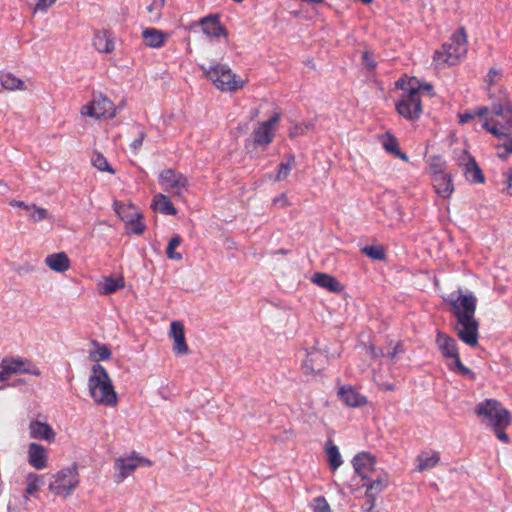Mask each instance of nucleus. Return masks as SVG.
Wrapping results in <instances>:
<instances>
[{
    "label": "nucleus",
    "mask_w": 512,
    "mask_h": 512,
    "mask_svg": "<svg viewBox=\"0 0 512 512\" xmlns=\"http://www.w3.org/2000/svg\"><path fill=\"white\" fill-rule=\"evenodd\" d=\"M92 165L97 168L99 171L102 172H108L111 174L115 173V170L112 168V166L108 163L106 157L100 153L95 151L91 157Z\"/></svg>",
    "instance_id": "obj_39"
},
{
    "label": "nucleus",
    "mask_w": 512,
    "mask_h": 512,
    "mask_svg": "<svg viewBox=\"0 0 512 512\" xmlns=\"http://www.w3.org/2000/svg\"><path fill=\"white\" fill-rule=\"evenodd\" d=\"M396 87L401 89L402 93H407L408 92V88H409L408 81L405 82L403 79H399L396 82Z\"/></svg>",
    "instance_id": "obj_61"
},
{
    "label": "nucleus",
    "mask_w": 512,
    "mask_h": 512,
    "mask_svg": "<svg viewBox=\"0 0 512 512\" xmlns=\"http://www.w3.org/2000/svg\"><path fill=\"white\" fill-rule=\"evenodd\" d=\"M204 75L222 91H236L243 87L244 82L237 78L232 70L222 64H215L209 67L201 65Z\"/></svg>",
    "instance_id": "obj_5"
},
{
    "label": "nucleus",
    "mask_w": 512,
    "mask_h": 512,
    "mask_svg": "<svg viewBox=\"0 0 512 512\" xmlns=\"http://www.w3.org/2000/svg\"><path fill=\"white\" fill-rule=\"evenodd\" d=\"M328 461L332 470H336L342 464V458L336 445H330L326 449Z\"/></svg>",
    "instance_id": "obj_42"
},
{
    "label": "nucleus",
    "mask_w": 512,
    "mask_h": 512,
    "mask_svg": "<svg viewBox=\"0 0 512 512\" xmlns=\"http://www.w3.org/2000/svg\"><path fill=\"white\" fill-rule=\"evenodd\" d=\"M93 46L101 53H111L114 50V42L107 31H98L93 38Z\"/></svg>",
    "instance_id": "obj_29"
},
{
    "label": "nucleus",
    "mask_w": 512,
    "mask_h": 512,
    "mask_svg": "<svg viewBox=\"0 0 512 512\" xmlns=\"http://www.w3.org/2000/svg\"><path fill=\"white\" fill-rule=\"evenodd\" d=\"M381 144L384 150L393 155L395 158H399L402 161L408 162L409 157L406 153L402 152L399 148V142L397 138L390 132H385L379 136Z\"/></svg>",
    "instance_id": "obj_22"
},
{
    "label": "nucleus",
    "mask_w": 512,
    "mask_h": 512,
    "mask_svg": "<svg viewBox=\"0 0 512 512\" xmlns=\"http://www.w3.org/2000/svg\"><path fill=\"white\" fill-rule=\"evenodd\" d=\"M361 253L372 260H385L386 251L381 245H367L360 249Z\"/></svg>",
    "instance_id": "obj_38"
},
{
    "label": "nucleus",
    "mask_w": 512,
    "mask_h": 512,
    "mask_svg": "<svg viewBox=\"0 0 512 512\" xmlns=\"http://www.w3.org/2000/svg\"><path fill=\"white\" fill-rule=\"evenodd\" d=\"M417 87H419V91L420 90H425L429 93L430 96H433L434 93H433V86L429 83H423V84H420L419 82L416 84Z\"/></svg>",
    "instance_id": "obj_60"
},
{
    "label": "nucleus",
    "mask_w": 512,
    "mask_h": 512,
    "mask_svg": "<svg viewBox=\"0 0 512 512\" xmlns=\"http://www.w3.org/2000/svg\"><path fill=\"white\" fill-rule=\"evenodd\" d=\"M125 285L124 278L120 277L115 279L113 277H105L103 283H99V293L102 295H110L115 293L117 290L123 288Z\"/></svg>",
    "instance_id": "obj_32"
},
{
    "label": "nucleus",
    "mask_w": 512,
    "mask_h": 512,
    "mask_svg": "<svg viewBox=\"0 0 512 512\" xmlns=\"http://www.w3.org/2000/svg\"><path fill=\"white\" fill-rule=\"evenodd\" d=\"M367 483H363L362 487L367 488L370 492L380 495L389 484V477L386 473L377 475L376 479L367 480Z\"/></svg>",
    "instance_id": "obj_33"
},
{
    "label": "nucleus",
    "mask_w": 512,
    "mask_h": 512,
    "mask_svg": "<svg viewBox=\"0 0 512 512\" xmlns=\"http://www.w3.org/2000/svg\"><path fill=\"white\" fill-rule=\"evenodd\" d=\"M24 365L25 361L20 358H4L1 361V367L5 369L9 377L12 374L21 373Z\"/></svg>",
    "instance_id": "obj_37"
},
{
    "label": "nucleus",
    "mask_w": 512,
    "mask_h": 512,
    "mask_svg": "<svg viewBox=\"0 0 512 512\" xmlns=\"http://www.w3.org/2000/svg\"><path fill=\"white\" fill-rule=\"evenodd\" d=\"M21 373L31 374L35 376H39L41 374L38 367L31 365L30 362L25 361V365L22 366Z\"/></svg>",
    "instance_id": "obj_52"
},
{
    "label": "nucleus",
    "mask_w": 512,
    "mask_h": 512,
    "mask_svg": "<svg viewBox=\"0 0 512 512\" xmlns=\"http://www.w3.org/2000/svg\"><path fill=\"white\" fill-rule=\"evenodd\" d=\"M507 189L510 195H512V173H510L506 179Z\"/></svg>",
    "instance_id": "obj_64"
},
{
    "label": "nucleus",
    "mask_w": 512,
    "mask_h": 512,
    "mask_svg": "<svg viewBox=\"0 0 512 512\" xmlns=\"http://www.w3.org/2000/svg\"><path fill=\"white\" fill-rule=\"evenodd\" d=\"M182 243V238L180 235L175 234L171 237L169 240V243L166 247V255L171 260H182V254L179 252H176L175 249L179 247V245Z\"/></svg>",
    "instance_id": "obj_40"
},
{
    "label": "nucleus",
    "mask_w": 512,
    "mask_h": 512,
    "mask_svg": "<svg viewBox=\"0 0 512 512\" xmlns=\"http://www.w3.org/2000/svg\"><path fill=\"white\" fill-rule=\"evenodd\" d=\"M280 120V114L274 113L267 121L262 122L263 125L269 129H273V126Z\"/></svg>",
    "instance_id": "obj_56"
},
{
    "label": "nucleus",
    "mask_w": 512,
    "mask_h": 512,
    "mask_svg": "<svg viewBox=\"0 0 512 512\" xmlns=\"http://www.w3.org/2000/svg\"><path fill=\"white\" fill-rule=\"evenodd\" d=\"M91 343L96 348L94 352L90 353L92 361H106L111 358L112 352L107 345L101 344L97 340H93Z\"/></svg>",
    "instance_id": "obj_36"
},
{
    "label": "nucleus",
    "mask_w": 512,
    "mask_h": 512,
    "mask_svg": "<svg viewBox=\"0 0 512 512\" xmlns=\"http://www.w3.org/2000/svg\"><path fill=\"white\" fill-rule=\"evenodd\" d=\"M362 62L369 70H374L377 66V63L373 58V54L368 51L363 52Z\"/></svg>",
    "instance_id": "obj_49"
},
{
    "label": "nucleus",
    "mask_w": 512,
    "mask_h": 512,
    "mask_svg": "<svg viewBox=\"0 0 512 512\" xmlns=\"http://www.w3.org/2000/svg\"><path fill=\"white\" fill-rule=\"evenodd\" d=\"M458 338L465 344L475 347L479 338V323L476 318L457 319L455 327Z\"/></svg>",
    "instance_id": "obj_11"
},
{
    "label": "nucleus",
    "mask_w": 512,
    "mask_h": 512,
    "mask_svg": "<svg viewBox=\"0 0 512 512\" xmlns=\"http://www.w3.org/2000/svg\"><path fill=\"white\" fill-rule=\"evenodd\" d=\"M474 118L475 114L473 112H464L462 114H459V123L466 124Z\"/></svg>",
    "instance_id": "obj_57"
},
{
    "label": "nucleus",
    "mask_w": 512,
    "mask_h": 512,
    "mask_svg": "<svg viewBox=\"0 0 512 512\" xmlns=\"http://www.w3.org/2000/svg\"><path fill=\"white\" fill-rule=\"evenodd\" d=\"M0 83L6 90H24L25 83L12 73H3L0 75Z\"/></svg>",
    "instance_id": "obj_34"
},
{
    "label": "nucleus",
    "mask_w": 512,
    "mask_h": 512,
    "mask_svg": "<svg viewBox=\"0 0 512 512\" xmlns=\"http://www.w3.org/2000/svg\"><path fill=\"white\" fill-rule=\"evenodd\" d=\"M418 462L415 470L423 472L434 468L440 461V454L437 451L425 450L422 451L416 458Z\"/></svg>",
    "instance_id": "obj_25"
},
{
    "label": "nucleus",
    "mask_w": 512,
    "mask_h": 512,
    "mask_svg": "<svg viewBox=\"0 0 512 512\" xmlns=\"http://www.w3.org/2000/svg\"><path fill=\"white\" fill-rule=\"evenodd\" d=\"M152 207L164 215L174 216L177 214V209L174 207L171 200L162 193L154 196Z\"/></svg>",
    "instance_id": "obj_30"
},
{
    "label": "nucleus",
    "mask_w": 512,
    "mask_h": 512,
    "mask_svg": "<svg viewBox=\"0 0 512 512\" xmlns=\"http://www.w3.org/2000/svg\"><path fill=\"white\" fill-rule=\"evenodd\" d=\"M273 129H269L262 123L253 132V142L255 146H266L270 144L274 139Z\"/></svg>",
    "instance_id": "obj_31"
},
{
    "label": "nucleus",
    "mask_w": 512,
    "mask_h": 512,
    "mask_svg": "<svg viewBox=\"0 0 512 512\" xmlns=\"http://www.w3.org/2000/svg\"><path fill=\"white\" fill-rule=\"evenodd\" d=\"M418 80L412 77L408 80V92L402 93L400 99L395 104L396 111L405 119L410 121L418 120L422 113L421 95L419 87L416 86Z\"/></svg>",
    "instance_id": "obj_3"
},
{
    "label": "nucleus",
    "mask_w": 512,
    "mask_h": 512,
    "mask_svg": "<svg viewBox=\"0 0 512 512\" xmlns=\"http://www.w3.org/2000/svg\"><path fill=\"white\" fill-rule=\"evenodd\" d=\"M142 37L147 46L160 48L164 45L167 35L155 28H147L142 32Z\"/></svg>",
    "instance_id": "obj_28"
},
{
    "label": "nucleus",
    "mask_w": 512,
    "mask_h": 512,
    "mask_svg": "<svg viewBox=\"0 0 512 512\" xmlns=\"http://www.w3.org/2000/svg\"><path fill=\"white\" fill-rule=\"evenodd\" d=\"M30 437L37 440H45L49 443L54 442L55 432L52 427L45 422L33 420L29 424Z\"/></svg>",
    "instance_id": "obj_20"
},
{
    "label": "nucleus",
    "mask_w": 512,
    "mask_h": 512,
    "mask_svg": "<svg viewBox=\"0 0 512 512\" xmlns=\"http://www.w3.org/2000/svg\"><path fill=\"white\" fill-rule=\"evenodd\" d=\"M403 346L401 343H397L392 351L388 352L387 356L391 359H394L396 355L400 352H403Z\"/></svg>",
    "instance_id": "obj_59"
},
{
    "label": "nucleus",
    "mask_w": 512,
    "mask_h": 512,
    "mask_svg": "<svg viewBox=\"0 0 512 512\" xmlns=\"http://www.w3.org/2000/svg\"><path fill=\"white\" fill-rule=\"evenodd\" d=\"M91 398L99 405L114 407L117 405V394L107 370L99 363L92 366V374L88 379Z\"/></svg>",
    "instance_id": "obj_2"
},
{
    "label": "nucleus",
    "mask_w": 512,
    "mask_h": 512,
    "mask_svg": "<svg viewBox=\"0 0 512 512\" xmlns=\"http://www.w3.org/2000/svg\"><path fill=\"white\" fill-rule=\"evenodd\" d=\"M313 512H331L330 506L324 496H318L313 499Z\"/></svg>",
    "instance_id": "obj_44"
},
{
    "label": "nucleus",
    "mask_w": 512,
    "mask_h": 512,
    "mask_svg": "<svg viewBox=\"0 0 512 512\" xmlns=\"http://www.w3.org/2000/svg\"><path fill=\"white\" fill-rule=\"evenodd\" d=\"M294 163H295V156L293 154H289L287 156V161L281 162L278 165V172L276 175V180L281 181V180L286 179L288 177V175L290 174Z\"/></svg>",
    "instance_id": "obj_41"
},
{
    "label": "nucleus",
    "mask_w": 512,
    "mask_h": 512,
    "mask_svg": "<svg viewBox=\"0 0 512 512\" xmlns=\"http://www.w3.org/2000/svg\"><path fill=\"white\" fill-rule=\"evenodd\" d=\"M475 413L491 427H508L511 423L509 411L495 399H486L476 405Z\"/></svg>",
    "instance_id": "obj_4"
},
{
    "label": "nucleus",
    "mask_w": 512,
    "mask_h": 512,
    "mask_svg": "<svg viewBox=\"0 0 512 512\" xmlns=\"http://www.w3.org/2000/svg\"><path fill=\"white\" fill-rule=\"evenodd\" d=\"M53 477L55 480L49 484V490L56 495H69L79 484L76 464L60 470Z\"/></svg>",
    "instance_id": "obj_6"
},
{
    "label": "nucleus",
    "mask_w": 512,
    "mask_h": 512,
    "mask_svg": "<svg viewBox=\"0 0 512 512\" xmlns=\"http://www.w3.org/2000/svg\"><path fill=\"white\" fill-rule=\"evenodd\" d=\"M326 361V357L319 351H312L306 354L303 361V368L306 374H314L320 372Z\"/></svg>",
    "instance_id": "obj_24"
},
{
    "label": "nucleus",
    "mask_w": 512,
    "mask_h": 512,
    "mask_svg": "<svg viewBox=\"0 0 512 512\" xmlns=\"http://www.w3.org/2000/svg\"><path fill=\"white\" fill-rule=\"evenodd\" d=\"M489 112V108L486 107V106H481V107H477L475 110H474V114H475V117L476 116H483V115H486L487 113Z\"/></svg>",
    "instance_id": "obj_63"
},
{
    "label": "nucleus",
    "mask_w": 512,
    "mask_h": 512,
    "mask_svg": "<svg viewBox=\"0 0 512 512\" xmlns=\"http://www.w3.org/2000/svg\"><path fill=\"white\" fill-rule=\"evenodd\" d=\"M442 49L446 54L444 60L448 65H454L456 61L464 56L467 52V35L464 27H460L452 34L449 43L442 45Z\"/></svg>",
    "instance_id": "obj_9"
},
{
    "label": "nucleus",
    "mask_w": 512,
    "mask_h": 512,
    "mask_svg": "<svg viewBox=\"0 0 512 512\" xmlns=\"http://www.w3.org/2000/svg\"><path fill=\"white\" fill-rule=\"evenodd\" d=\"M492 428H493V429H494V431H495V435H496V437H497L500 441H502V442H504V443H508V442H509V436H508V434H507V433H505V431H504L507 427H492Z\"/></svg>",
    "instance_id": "obj_53"
},
{
    "label": "nucleus",
    "mask_w": 512,
    "mask_h": 512,
    "mask_svg": "<svg viewBox=\"0 0 512 512\" xmlns=\"http://www.w3.org/2000/svg\"><path fill=\"white\" fill-rule=\"evenodd\" d=\"M170 336L174 339L173 352L176 355L188 354L189 348L185 340V328L181 321L171 322Z\"/></svg>",
    "instance_id": "obj_16"
},
{
    "label": "nucleus",
    "mask_w": 512,
    "mask_h": 512,
    "mask_svg": "<svg viewBox=\"0 0 512 512\" xmlns=\"http://www.w3.org/2000/svg\"><path fill=\"white\" fill-rule=\"evenodd\" d=\"M375 507V504L369 500H365V502L363 503L361 509L363 512H372V510L374 509Z\"/></svg>",
    "instance_id": "obj_62"
},
{
    "label": "nucleus",
    "mask_w": 512,
    "mask_h": 512,
    "mask_svg": "<svg viewBox=\"0 0 512 512\" xmlns=\"http://www.w3.org/2000/svg\"><path fill=\"white\" fill-rule=\"evenodd\" d=\"M430 167L434 170V173L444 172L445 161L441 156H432Z\"/></svg>",
    "instance_id": "obj_46"
},
{
    "label": "nucleus",
    "mask_w": 512,
    "mask_h": 512,
    "mask_svg": "<svg viewBox=\"0 0 512 512\" xmlns=\"http://www.w3.org/2000/svg\"><path fill=\"white\" fill-rule=\"evenodd\" d=\"M501 76V71L495 68H491L486 77L484 78V82L487 84V90L490 91L491 86L496 82V78Z\"/></svg>",
    "instance_id": "obj_47"
},
{
    "label": "nucleus",
    "mask_w": 512,
    "mask_h": 512,
    "mask_svg": "<svg viewBox=\"0 0 512 512\" xmlns=\"http://www.w3.org/2000/svg\"><path fill=\"white\" fill-rule=\"evenodd\" d=\"M311 282L333 293H339L344 289L337 278L323 272H315L311 277Z\"/></svg>",
    "instance_id": "obj_21"
},
{
    "label": "nucleus",
    "mask_w": 512,
    "mask_h": 512,
    "mask_svg": "<svg viewBox=\"0 0 512 512\" xmlns=\"http://www.w3.org/2000/svg\"><path fill=\"white\" fill-rule=\"evenodd\" d=\"M151 465L152 462L150 459L139 456L136 452H132L128 457H119L114 463L116 470L114 475L115 482L121 483L139 466L150 467Z\"/></svg>",
    "instance_id": "obj_8"
},
{
    "label": "nucleus",
    "mask_w": 512,
    "mask_h": 512,
    "mask_svg": "<svg viewBox=\"0 0 512 512\" xmlns=\"http://www.w3.org/2000/svg\"><path fill=\"white\" fill-rule=\"evenodd\" d=\"M313 125L311 123L295 124L289 131V136L294 138L305 134Z\"/></svg>",
    "instance_id": "obj_45"
},
{
    "label": "nucleus",
    "mask_w": 512,
    "mask_h": 512,
    "mask_svg": "<svg viewBox=\"0 0 512 512\" xmlns=\"http://www.w3.org/2000/svg\"><path fill=\"white\" fill-rule=\"evenodd\" d=\"M33 208H34V211L31 214V219L34 222H38V221H41V220H44L45 218H47L48 211L46 209H44V208H37L35 206H33Z\"/></svg>",
    "instance_id": "obj_50"
},
{
    "label": "nucleus",
    "mask_w": 512,
    "mask_h": 512,
    "mask_svg": "<svg viewBox=\"0 0 512 512\" xmlns=\"http://www.w3.org/2000/svg\"><path fill=\"white\" fill-rule=\"evenodd\" d=\"M352 464L355 473L362 480H370L375 470L376 458L368 452H361L354 456Z\"/></svg>",
    "instance_id": "obj_14"
},
{
    "label": "nucleus",
    "mask_w": 512,
    "mask_h": 512,
    "mask_svg": "<svg viewBox=\"0 0 512 512\" xmlns=\"http://www.w3.org/2000/svg\"><path fill=\"white\" fill-rule=\"evenodd\" d=\"M55 1L56 0H38L36 4V9L45 11L49 7H51L55 3Z\"/></svg>",
    "instance_id": "obj_55"
},
{
    "label": "nucleus",
    "mask_w": 512,
    "mask_h": 512,
    "mask_svg": "<svg viewBox=\"0 0 512 512\" xmlns=\"http://www.w3.org/2000/svg\"><path fill=\"white\" fill-rule=\"evenodd\" d=\"M47 449L35 442L28 446V463L36 470H42L47 466Z\"/></svg>",
    "instance_id": "obj_19"
},
{
    "label": "nucleus",
    "mask_w": 512,
    "mask_h": 512,
    "mask_svg": "<svg viewBox=\"0 0 512 512\" xmlns=\"http://www.w3.org/2000/svg\"><path fill=\"white\" fill-rule=\"evenodd\" d=\"M274 204H279L281 207H285L289 204L286 194L282 193L273 199Z\"/></svg>",
    "instance_id": "obj_58"
},
{
    "label": "nucleus",
    "mask_w": 512,
    "mask_h": 512,
    "mask_svg": "<svg viewBox=\"0 0 512 512\" xmlns=\"http://www.w3.org/2000/svg\"><path fill=\"white\" fill-rule=\"evenodd\" d=\"M142 219H143V216L140 213L138 216H136L132 220V222H130L129 224H126L130 229V233L135 234V235H141L145 231L146 226Z\"/></svg>",
    "instance_id": "obj_43"
},
{
    "label": "nucleus",
    "mask_w": 512,
    "mask_h": 512,
    "mask_svg": "<svg viewBox=\"0 0 512 512\" xmlns=\"http://www.w3.org/2000/svg\"><path fill=\"white\" fill-rule=\"evenodd\" d=\"M457 374L469 378L470 380L476 379L475 372L472 371L470 368L466 367L465 365L458 371Z\"/></svg>",
    "instance_id": "obj_54"
},
{
    "label": "nucleus",
    "mask_w": 512,
    "mask_h": 512,
    "mask_svg": "<svg viewBox=\"0 0 512 512\" xmlns=\"http://www.w3.org/2000/svg\"><path fill=\"white\" fill-rule=\"evenodd\" d=\"M145 137L146 133L142 130H139L136 138L130 144V148L134 153H136L141 148Z\"/></svg>",
    "instance_id": "obj_48"
},
{
    "label": "nucleus",
    "mask_w": 512,
    "mask_h": 512,
    "mask_svg": "<svg viewBox=\"0 0 512 512\" xmlns=\"http://www.w3.org/2000/svg\"><path fill=\"white\" fill-rule=\"evenodd\" d=\"M451 359H453V362L448 363L447 366H448L450 371H452V372L457 374L458 371L464 366V364L462 363V361L460 359L459 353H457L456 356H452Z\"/></svg>",
    "instance_id": "obj_51"
},
{
    "label": "nucleus",
    "mask_w": 512,
    "mask_h": 512,
    "mask_svg": "<svg viewBox=\"0 0 512 512\" xmlns=\"http://www.w3.org/2000/svg\"><path fill=\"white\" fill-rule=\"evenodd\" d=\"M435 343L445 359L452 358L459 353L456 340L444 332L437 331Z\"/></svg>",
    "instance_id": "obj_18"
},
{
    "label": "nucleus",
    "mask_w": 512,
    "mask_h": 512,
    "mask_svg": "<svg viewBox=\"0 0 512 512\" xmlns=\"http://www.w3.org/2000/svg\"><path fill=\"white\" fill-rule=\"evenodd\" d=\"M477 298L473 293L462 294L451 301L452 312L457 319L475 318Z\"/></svg>",
    "instance_id": "obj_10"
},
{
    "label": "nucleus",
    "mask_w": 512,
    "mask_h": 512,
    "mask_svg": "<svg viewBox=\"0 0 512 512\" xmlns=\"http://www.w3.org/2000/svg\"><path fill=\"white\" fill-rule=\"evenodd\" d=\"M46 265L55 272H65L70 267V260L64 252L50 254L45 259Z\"/></svg>",
    "instance_id": "obj_27"
},
{
    "label": "nucleus",
    "mask_w": 512,
    "mask_h": 512,
    "mask_svg": "<svg viewBox=\"0 0 512 512\" xmlns=\"http://www.w3.org/2000/svg\"><path fill=\"white\" fill-rule=\"evenodd\" d=\"M338 398L348 407H361L367 403V398L351 385L341 386L338 390Z\"/></svg>",
    "instance_id": "obj_17"
},
{
    "label": "nucleus",
    "mask_w": 512,
    "mask_h": 512,
    "mask_svg": "<svg viewBox=\"0 0 512 512\" xmlns=\"http://www.w3.org/2000/svg\"><path fill=\"white\" fill-rule=\"evenodd\" d=\"M462 156L459 158V165L464 166V175L470 183L482 184L485 181V176L477 164L475 158L470 155L466 150L461 152Z\"/></svg>",
    "instance_id": "obj_13"
},
{
    "label": "nucleus",
    "mask_w": 512,
    "mask_h": 512,
    "mask_svg": "<svg viewBox=\"0 0 512 512\" xmlns=\"http://www.w3.org/2000/svg\"><path fill=\"white\" fill-rule=\"evenodd\" d=\"M81 113L95 119L102 117L113 118L116 115V108L108 97L98 93L93 94V99L82 107Z\"/></svg>",
    "instance_id": "obj_7"
},
{
    "label": "nucleus",
    "mask_w": 512,
    "mask_h": 512,
    "mask_svg": "<svg viewBox=\"0 0 512 512\" xmlns=\"http://www.w3.org/2000/svg\"><path fill=\"white\" fill-rule=\"evenodd\" d=\"M115 213L121 218L125 224H129L132 220L140 214L137 207L132 203H124L122 201L115 200L113 203Z\"/></svg>",
    "instance_id": "obj_26"
},
{
    "label": "nucleus",
    "mask_w": 512,
    "mask_h": 512,
    "mask_svg": "<svg viewBox=\"0 0 512 512\" xmlns=\"http://www.w3.org/2000/svg\"><path fill=\"white\" fill-rule=\"evenodd\" d=\"M491 100V112L502 118L503 123L491 120L493 125L488 120H485L482 124L483 129L491 133L498 139L502 137L508 138L499 147L504 148V152L498 153V157L502 160H506L510 154H512V135L510 130L512 129V102L509 99L506 91L500 90L498 94H490Z\"/></svg>",
    "instance_id": "obj_1"
},
{
    "label": "nucleus",
    "mask_w": 512,
    "mask_h": 512,
    "mask_svg": "<svg viewBox=\"0 0 512 512\" xmlns=\"http://www.w3.org/2000/svg\"><path fill=\"white\" fill-rule=\"evenodd\" d=\"M158 181L165 192H170L174 195H180L181 188L186 187L188 184L187 178L174 169L163 170L159 175Z\"/></svg>",
    "instance_id": "obj_12"
},
{
    "label": "nucleus",
    "mask_w": 512,
    "mask_h": 512,
    "mask_svg": "<svg viewBox=\"0 0 512 512\" xmlns=\"http://www.w3.org/2000/svg\"><path fill=\"white\" fill-rule=\"evenodd\" d=\"M433 186L436 193L443 198L449 197L454 190L452 177L445 172L433 174Z\"/></svg>",
    "instance_id": "obj_23"
},
{
    "label": "nucleus",
    "mask_w": 512,
    "mask_h": 512,
    "mask_svg": "<svg viewBox=\"0 0 512 512\" xmlns=\"http://www.w3.org/2000/svg\"><path fill=\"white\" fill-rule=\"evenodd\" d=\"M26 480L27 486L25 489V498L27 499V496H34L35 493L40 490L41 486L44 485V479L42 475L31 472L27 475Z\"/></svg>",
    "instance_id": "obj_35"
},
{
    "label": "nucleus",
    "mask_w": 512,
    "mask_h": 512,
    "mask_svg": "<svg viewBox=\"0 0 512 512\" xmlns=\"http://www.w3.org/2000/svg\"><path fill=\"white\" fill-rule=\"evenodd\" d=\"M198 25H200L202 31L210 37L219 38L221 36L227 35V30L220 23L218 14H210L201 18L198 22Z\"/></svg>",
    "instance_id": "obj_15"
}]
</instances>
